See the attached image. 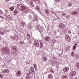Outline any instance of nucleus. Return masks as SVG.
<instances>
[{"instance_id": "nucleus-1", "label": "nucleus", "mask_w": 79, "mask_h": 79, "mask_svg": "<svg viewBox=\"0 0 79 79\" xmlns=\"http://www.w3.org/2000/svg\"><path fill=\"white\" fill-rule=\"evenodd\" d=\"M17 8L18 10H20L21 12H26V11H29L30 10L29 9L26 8L25 6H22L21 4H19L18 5Z\"/></svg>"}, {"instance_id": "nucleus-2", "label": "nucleus", "mask_w": 79, "mask_h": 79, "mask_svg": "<svg viewBox=\"0 0 79 79\" xmlns=\"http://www.w3.org/2000/svg\"><path fill=\"white\" fill-rule=\"evenodd\" d=\"M65 39L67 41H68L69 42L71 41V38H70L69 36L68 35H66Z\"/></svg>"}, {"instance_id": "nucleus-3", "label": "nucleus", "mask_w": 79, "mask_h": 79, "mask_svg": "<svg viewBox=\"0 0 79 79\" xmlns=\"http://www.w3.org/2000/svg\"><path fill=\"white\" fill-rule=\"evenodd\" d=\"M30 72L32 74H34L35 73V72L34 71V67H32L30 68Z\"/></svg>"}, {"instance_id": "nucleus-4", "label": "nucleus", "mask_w": 79, "mask_h": 79, "mask_svg": "<svg viewBox=\"0 0 79 79\" xmlns=\"http://www.w3.org/2000/svg\"><path fill=\"white\" fill-rule=\"evenodd\" d=\"M34 44L36 47H39V44L38 43V41H35L34 42Z\"/></svg>"}, {"instance_id": "nucleus-5", "label": "nucleus", "mask_w": 79, "mask_h": 79, "mask_svg": "<svg viewBox=\"0 0 79 79\" xmlns=\"http://www.w3.org/2000/svg\"><path fill=\"white\" fill-rule=\"evenodd\" d=\"M60 28V29H63V28H64L65 26L64 25V24L63 23H61L59 25Z\"/></svg>"}, {"instance_id": "nucleus-6", "label": "nucleus", "mask_w": 79, "mask_h": 79, "mask_svg": "<svg viewBox=\"0 0 79 79\" xmlns=\"http://www.w3.org/2000/svg\"><path fill=\"white\" fill-rule=\"evenodd\" d=\"M76 74V71H72L71 72H70V75L73 76H74V75H75Z\"/></svg>"}, {"instance_id": "nucleus-7", "label": "nucleus", "mask_w": 79, "mask_h": 79, "mask_svg": "<svg viewBox=\"0 0 79 79\" xmlns=\"http://www.w3.org/2000/svg\"><path fill=\"white\" fill-rule=\"evenodd\" d=\"M69 69V68L65 67L63 69V71L64 72H68Z\"/></svg>"}, {"instance_id": "nucleus-8", "label": "nucleus", "mask_w": 79, "mask_h": 79, "mask_svg": "<svg viewBox=\"0 0 79 79\" xmlns=\"http://www.w3.org/2000/svg\"><path fill=\"white\" fill-rule=\"evenodd\" d=\"M16 75L17 76H20L21 75V72L19 70L16 74Z\"/></svg>"}, {"instance_id": "nucleus-9", "label": "nucleus", "mask_w": 79, "mask_h": 79, "mask_svg": "<svg viewBox=\"0 0 79 79\" xmlns=\"http://www.w3.org/2000/svg\"><path fill=\"white\" fill-rule=\"evenodd\" d=\"M48 79H50L53 78V76L51 74H49L48 76Z\"/></svg>"}, {"instance_id": "nucleus-10", "label": "nucleus", "mask_w": 79, "mask_h": 79, "mask_svg": "<svg viewBox=\"0 0 79 79\" xmlns=\"http://www.w3.org/2000/svg\"><path fill=\"white\" fill-rule=\"evenodd\" d=\"M3 73H9V70L8 69H5L2 71Z\"/></svg>"}, {"instance_id": "nucleus-11", "label": "nucleus", "mask_w": 79, "mask_h": 79, "mask_svg": "<svg viewBox=\"0 0 79 79\" xmlns=\"http://www.w3.org/2000/svg\"><path fill=\"white\" fill-rule=\"evenodd\" d=\"M45 40L46 41H49L50 40V37L47 36L45 38Z\"/></svg>"}, {"instance_id": "nucleus-12", "label": "nucleus", "mask_w": 79, "mask_h": 79, "mask_svg": "<svg viewBox=\"0 0 79 79\" xmlns=\"http://www.w3.org/2000/svg\"><path fill=\"white\" fill-rule=\"evenodd\" d=\"M51 60H52L53 61H51V62H53V63H56V62L57 61V60L56 59H54L53 60L51 59L50 60V61H51Z\"/></svg>"}, {"instance_id": "nucleus-13", "label": "nucleus", "mask_w": 79, "mask_h": 79, "mask_svg": "<svg viewBox=\"0 0 79 79\" xmlns=\"http://www.w3.org/2000/svg\"><path fill=\"white\" fill-rule=\"evenodd\" d=\"M43 58L44 61H47V57H46V56H44L43 57Z\"/></svg>"}, {"instance_id": "nucleus-14", "label": "nucleus", "mask_w": 79, "mask_h": 79, "mask_svg": "<svg viewBox=\"0 0 79 79\" xmlns=\"http://www.w3.org/2000/svg\"><path fill=\"white\" fill-rule=\"evenodd\" d=\"M67 77V76L66 75H64L62 76L61 77V79H65Z\"/></svg>"}, {"instance_id": "nucleus-15", "label": "nucleus", "mask_w": 79, "mask_h": 79, "mask_svg": "<svg viewBox=\"0 0 79 79\" xmlns=\"http://www.w3.org/2000/svg\"><path fill=\"white\" fill-rule=\"evenodd\" d=\"M27 79H28L27 77H31V73H27Z\"/></svg>"}, {"instance_id": "nucleus-16", "label": "nucleus", "mask_w": 79, "mask_h": 79, "mask_svg": "<svg viewBox=\"0 0 79 79\" xmlns=\"http://www.w3.org/2000/svg\"><path fill=\"white\" fill-rule=\"evenodd\" d=\"M77 14V12L74 11L72 13V15H76Z\"/></svg>"}, {"instance_id": "nucleus-17", "label": "nucleus", "mask_w": 79, "mask_h": 79, "mask_svg": "<svg viewBox=\"0 0 79 79\" xmlns=\"http://www.w3.org/2000/svg\"><path fill=\"white\" fill-rule=\"evenodd\" d=\"M40 48H42L43 47V43L42 41H40Z\"/></svg>"}, {"instance_id": "nucleus-18", "label": "nucleus", "mask_w": 79, "mask_h": 79, "mask_svg": "<svg viewBox=\"0 0 79 79\" xmlns=\"http://www.w3.org/2000/svg\"><path fill=\"white\" fill-rule=\"evenodd\" d=\"M38 19L37 18V16H35V17L33 18V21H37V20Z\"/></svg>"}, {"instance_id": "nucleus-19", "label": "nucleus", "mask_w": 79, "mask_h": 79, "mask_svg": "<svg viewBox=\"0 0 79 79\" xmlns=\"http://www.w3.org/2000/svg\"><path fill=\"white\" fill-rule=\"evenodd\" d=\"M76 46H77L76 44L75 43V45H74V46L73 47V50H74V49H75V48H76Z\"/></svg>"}, {"instance_id": "nucleus-20", "label": "nucleus", "mask_w": 79, "mask_h": 79, "mask_svg": "<svg viewBox=\"0 0 79 79\" xmlns=\"http://www.w3.org/2000/svg\"><path fill=\"white\" fill-rule=\"evenodd\" d=\"M14 7H10V10L11 11H13V10H14Z\"/></svg>"}, {"instance_id": "nucleus-21", "label": "nucleus", "mask_w": 79, "mask_h": 79, "mask_svg": "<svg viewBox=\"0 0 79 79\" xmlns=\"http://www.w3.org/2000/svg\"><path fill=\"white\" fill-rule=\"evenodd\" d=\"M8 18H9V19H11V18H12L11 15H9L8 16Z\"/></svg>"}, {"instance_id": "nucleus-22", "label": "nucleus", "mask_w": 79, "mask_h": 79, "mask_svg": "<svg viewBox=\"0 0 79 79\" xmlns=\"http://www.w3.org/2000/svg\"><path fill=\"white\" fill-rule=\"evenodd\" d=\"M71 55L72 56H74V52H72L71 53Z\"/></svg>"}, {"instance_id": "nucleus-23", "label": "nucleus", "mask_w": 79, "mask_h": 79, "mask_svg": "<svg viewBox=\"0 0 79 79\" xmlns=\"http://www.w3.org/2000/svg\"><path fill=\"white\" fill-rule=\"evenodd\" d=\"M14 38L16 40H18V36H16L15 37H14Z\"/></svg>"}, {"instance_id": "nucleus-24", "label": "nucleus", "mask_w": 79, "mask_h": 79, "mask_svg": "<svg viewBox=\"0 0 79 79\" xmlns=\"http://www.w3.org/2000/svg\"><path fill=\"white\" fill-rule=\"evenodd\" d=\"M24 44V42H20V44L21 45H23V44Z\"/></svg>"}, {"instance_id": "nucleus-25", "label": "nucleus", "mask_w": 79, "mask_h": 79, "mask_svg": "<svg viewBox=\"0 0 79 79\" xmlns=\"http://www.w3.org/2000/svg\"><path fill=\"white\" fill-rule=\"evenodd\" d=\"M30 5L31 6L32 5H33V2L31 1H30Z\"/></svg>"}, {"instance_id": "nucleus-26", "label": "nucleus", "mask_w": 79, "mask_h": 79, "mask_svg": "<svg viewBox=\"0 0 79 79\" xmlns=\"http://www.w3.org/2000/svg\"><path fill=\"white\" fill-rule=\"evenodd\" d=\"M16 47H13V50H16Z\"/></svg>"}, {"instance_id": "nucleus-27", "label": "nucleus", "mask_w": 79, "mask_h": 79, "mask_svg": "<svg viewBox=\"0 0 79 79\" xmlns=\"http://www.w3.org/2000/svg\"><path fill=\"white\" fill-rule=\"evenodd\" d=\"M36 10H38V11L39 10H40V9H39V7H36Z\"/></svg>"}, {"instance_id": "nucleus-28", "label": "nucleus", "mask_w": 79, "mask_h": 79, "mask_svg": "<svg viewBox=\"0 0 79 79\" xmlns=\"http://www.w3.org/2000/svg\"><path fill=\"white\" fill-rule=\"evenodd\" d=\"M76 65L77 68H79V63H77L76 64Z\"/></svg>"}, {"instance_id": "nucleus-29", "label": "nucleus", "mask_w": 79, "mask_h": 79, "mask_svg": "<svg viewBox=\"0 0 79 79\" xmlns=\"http://www.w3.org/2000/svg\"><path fill=\"white\" fill-rule=\"evenodd\" d=\"M31 77H27V78H27V76H26V79H30V78H31Z\"/></svg>"}, {"instance_id": "nucleus-30", "label": "nucleus", "mask_w": 79, "mask_h": 79, "mask_svg": "<svg viewBox=\"0 0 79 79\" xmlns=\"http://www.w3.org/2000/svg\"><path fill=\"white\" fill-rule=\"evenodd\" d=\"M72 3H69V6H72Z\"/></svg>"}, {"instance_id": "nucleus-31", "label": "nucleus", "mask_w": 79, "mask_h": 79, "mask_svg": "<svg viewBox=\"0 0 79 79\" xmlns=\"http://www.w3.org/2000/svg\"><path fill=\"white\" fill-rule=\"evenodd\" d=\"M46 12L47 13H48V10H46Z\"/></svg>"}, {"instance_id": "nucleus-32", "label": "nucleus", "mask_w": 79, "mask_h": 79, "mask_svg": "<svg viewBox=\"0 0 79 79\" xmlns=\"http://www.w3.org/2000/svg\"><path fill=\"white\" fill-rule=\"evenodd\" d=\"M0 77H1V78H3V75H1V74H0Z\"/></svg>"}, {"instance_id": "nucleus-33", "label": "nucleus", "mask_w": 79, "mask_h": 79, "mask_svg": "<svg viewBox=\"0 0 79 79\" xmlns=\"http://www.w3.org/2000/svg\"><path fill=\"white\" fill-rule=\"evenodd\" d=\"M27 35L28 37H29V38H30L31 37V36H30V35H29L27 34Z\"/></svg>"}, {"instance_id": "nucleus-34", "label": "nucleus", "mask_w": 79, "mask_h": 79, "mask_svg": "<svg viewBox=\"0 0 79 79\" xmlns=\"http://www.w3.org/2000/svg\"><path fill=\"white\" fill-rule=\"evenodd\" d=\"M4 51H5V52H7V49H6V48H5Z\"/></svg>"}, {"instance_id": "nucleus-35", "label": "nucleus", "mask_w": 79, "mask_h": 79, "mask_svg": "<svg viewBox=\"0 0 79 79\" xmlns=\"http://www.w3.org/2000/svg\"><path fill=\"white\" fill-rule=\"evenodd\" d=\"M2 35H4V34H5V33H4V32H2Z\"/></svg>"}, {"instance_id": "nucleus-36", "label": "nucleus", "mask_w": 79, "mask_h": 79, "mask_svg": "<svg viewBox=\"0 0 79 79\" xmlns=\"http://www.w3.org/2000/svg\"><path fill=\"white\" fill-rule=\"evenodd\" d=\"M31 41H29V44H31Z\"/></svg>"}, {"instance_id": "nucleus-37", "label": "nucleus", "mask_w": 79, "mask_h": 79, "mask_svg": "<svg viewBox=\"0 0 79 79\" xmlns=\"http://www.w3.org/2000/svg\"><path fill=\"white\" fill-rule=\"evenodd\" d=\"M10 0H5V1H6V2H8V1H10Z\"/></svg>"}, {"instance_id": "nucleus-38", "label": "nucleus", "mask_w": 79, "mask_h": 79, "mask_svg": "<svg viewBox=\"0 0 79 79\" xmlns=\"http://www.w3.org/2000/svg\"><path fill=\"white\" fill-rule=\"evenodd\" d=\"M17 14H18V12H16L15 14L14 13V15H16Z\"/></svg>"}, {"instance_id": "nucleus-39", "label": "nucleus", "mask_w": 79, "mask_h": 79, "mask_svg": "<svg viewBox=\"0 0 79 79\" xmlns=\"http://www.w3.org/2000/svg\"><path fill=\"white\" fill-rule=\"evenodd\" d=\"M34 68H36V65H34Z\"/></svg>"}, {"instance_id": "nucleus-40", "label": "nucleus", "mask_w": 79, "mask_h": 79, "mask_svg": "<svg viewBox=\"0 0 79 79\" xmlns=\"http://www.w3.org/2000/svg\"><path fill=\"white\" fill-rule=\"evenodd\" d=\"M77 55H77V54H76L75 55V56H77Z\"/></svg>"}, {"instance_id": "nucleus-41", "label": "nucleus", "mask_w": 79, "mask_h": 79, "mask_svg": "<svg viewBox=\"0 0 79 79\" xmlns=\"http://www.w3.org/2000/svg\"><path fill=\"white\" fill-rule=\"evenodd\" d=\"M0 18H3V17H2V16H0Z\"/></svg>"}, {"instance_id": "nucleus-42", "label": "nucleus", "mask_w": 79, "mask_h": 79, "mask_svg": "<svg viewBox=\"0 0 79 79\" xmlns=\"http://www.w3.org/2000/svg\"><path fill=\"white\" fill-rule=\"evenodd\" d=\"M31 0V1H34V2L35 1V0Z\"/></svg>"}, {"instance_id": "nucleus-43", "label": "nucleus", "mask_w": 79, "mask_h": 79, "mask_svg": "<svg viewBox=\"0 0 79 79\" xmlns=\"http://www.w3.org/2000/svg\"><path fill=\"white\" fill-rule=\"evenodd\" d=\"M75 79H78L77 78V77H75Z\"/></svg>"}, {"instance_id": "nucleus-44", "label": "nucleus", "mask_w": 79, "mask_h": 79, "mask_svg": "<svg viewBox=\"0 0 79 79\" xmlns=\"http://www.w3.org/2000/svg\"><path fill=\"white\" fill-rule=\"evenodd\" d=\"M1 36H0V40H1Z\"/></svg>"}, {"instance_id": "nucleus-45", "label": "nucleus", "mask_w": 79, "mask_h": 79, "mask_svg": "<svg viewBox=\"0 0 79 79\" xmlns=\"http://www.w3.org/2000/svg\"><path fill=\"white\" fill-rule=\"evenodd\" d=\"M0 11H2V10H0Z\"/></svg>"}, {"instance_id": "nucleus-46", "label": "nucleus", "mask_w": 79, "mask_h": 79, "mask_svg": "<svg viewBox=\"0 0 79 79\" xmlns=\"http://www.w3.org/2000/svg\"><path fill=\"white\" fill-rule=\"evenodd\" d=\"M78 56V57H79V56Z\"/></svg>"}, {"instance_id": "nucleus-47", "label": "nucleus", "mask_w": 79, "mask_h": 79, "mask_svg": "<svg viewBox=\"0 0 79 79\" xmlns=\"http://www.w3.org/2000/svg\"><path fill=\"white\" fill-rule=\"evenodd\" d=\"M0 12H1V11H0Z\"/></svg>"}]
</instances>
